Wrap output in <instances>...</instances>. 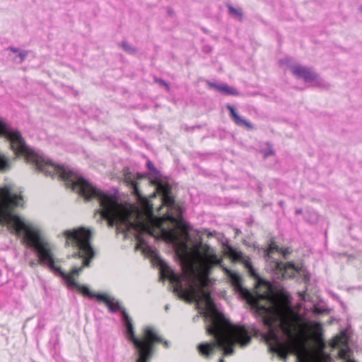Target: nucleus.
Segmentation results:
<instances>
[{"instance_id":"obj_1","label":"nucleus","mask_w":362,"mask_h":362,"mask_svg":"<svg viewBox=\"0 0 362 362\" xmlns=\"http://www.w3.org/2000/svg\"><path fill=\"white\" fill-rule=\"evenodd\" d=\"M264 314V334L270 352L286 361L289 353L303 351L299 354L308 362H329V355L322 351L325 344L320 322L304 323L291 308L281 306L259 307Z\"/></svg>"},{"instance_id":"obj_2","label":"nucleus","mask_w":362,"mask_h":362,"mask_svg":"<svg viewBox=\"0 0 362 362\" xmlns=\"http://www.w3.org/2000/svg\"><path fill=\"white\" fill-rule=\"evenodd\" d=\"M72 189L83 197L86 200L92 199L98 200L100 206V214L103 218L107 220L109 226L113 227L115 225L124 224L139 231V234L136 236V249L145 245V240L141 233H144L153 235L155 228L160 229L162 234L171 240L177 239V235L173 230H168L163 228L164 222L166 221L175 223L186 238H189L187 229L180 219L169 214L163 217L155 216L153 213V207L148 203L144 206L143 212L139 210L136 211V220L131 222L129 218L132 211L119 204L116 197L98 190L83 178H78L73 182Z\"/></svg>"},{"instance_id":"obj_3","label":"nucleus","mask_w":362,"mask_h":362,"mask_svg":"<svg viewBox=\"0 0 362 362\" xmlns=\"http://www.w3.org/2000/svg\"><path fill=\"white\" fill-rule=\"evenodd\" d=\"M206 331L214 337L215 340L197 346L199 354L205 358L211 356L216 349H222L224 356L232 355L234 344L243 346L251 341V336L244 326L230 324L220 313L213 314L211 323L207 327Z\"/></svg>"},{"instance_id":"obj_4","label":"nucleus","mask_w":362,"mask_h":362,"mask_svg":"<svg viewBox=\"0 0 362 362\" xmlns=\"http://www.w3.org/2000/svg\"><path fill=\"white\" fill-rule=\"evenodd\" d=\"M10 168L9 159L0 151V172H6ZM23 197L21 192H13L10 185L0 187V225L13 228L16 235L24 231L23 241L28 245L32 240H35L40 232L26 225L13 211L23 206L21 203Z\"/></svg>"},{"instance_id":"obj_5","label":"nucleus","mask_w":362,"mask_h":362,"mask_svg":"<svg viewBox=\"0 0 362 362\" xmlns=\"http://www.w3.org/2000/svg\"><path fill=\"white\" fill-rule=\"evenodd\" d=\"M122 320L126 328V337L135 346L138 352L136 362H148L155 352L156 344H161L165 349H168L170 343L160 336L156 330L150 326L143 329L141 338L135 336L132 319L126 310H122Z\"/></svg>"},{"instance_id":"obj_6","label":"nucleus","mask_w":362,"mask_h":362,"mask_svg":"<svg viewBox=\"0 0 362 362\" xmlns=\"http://www.w3.org/2000/svg\"><path fill=\"white\" fill-rule=\"evenodd\" d=\"M6 139L9 141L11 148L16 155L22 156L26 161L33 165L36 170L42 172L47 176L54 177L58 175L64 181H69L72 173L66 170L64 168L56 165L42 156L35 153L26 145L21 133L18 131H11Z\"/></svg>"},{"instance_id":"obj_7","label":"nucleus","mask_w":362,"mask_h":362,"mask_svg":"<svg viewBox=\"0 0 362 362\" xmlns=\"http://www.w3.org/2000/svg\"><path fill=\"white\" fill-rule=\"evenodd\" d=\"M193 252L198 259L199 271L203 276L207 277L212 269L218 265L229 279L231 286L236 292L245 298H252L251 293L243 286L241 276L222 264V257H218L210 245L200 243L194 246Z\"/></svg>"},{"instance_id":"obj_8","label":"nucleus","mask_w":362,"mask_h":362,"mask_svg":"<svg viewBox=\"0 0 362 362\" xmlns=\"http://www.w3.org/2000/svg\"><path fill=\"white\" fill-rule=\"evenodd\" d=\"M35 240H32L28 245L33 247L38 257V262L41 265L47 264V267L55 275L62 277L66 282L68 286L77 288L78 291L83 296L95 297L96 294L92 293L88 287L78 284L74 279L75 275H78L85 267H74L69 273H65L59 266L55 264L54 258L49 245L45 241L40 234L37 235Z\"/></svg>"},{"instance_id":"obj_9","label":"nucleus","mask_w":362,"mask_h":362,"mask_svg":"<svg viewBox=\"0 0 362 362\" xmlns=\"http://www.w3.org/2000/svg\"><path fill=\"white\" fill-rule=\"evenodd\" d=\"M160 275L162 279H167L173 286V292L180 295L182 298L187 300H194L196 301H204L209 309L214 310L211 315L216 312L215 305L211 299L210 292L204 289L206 286V281L202 282V287L197 288L193 284L188 288H183L182 278L180 275L175 274L173 270L166 264H162L160 267ZM212 316H211V318Z\"/></svg>"},{"instance_id":"obj_10","label":"nucleus","mask_w":362,"mask_h":362,"mask_svg":"<svg viewBox=\"0 0 362 362\" xmlns=\"http://www.w3.org/2000/svg\"><path fill=\"white\" fill-rule=\"evenodd\" d=\"M62 236L65 238L64 246L76 250L72 257L82 259L83 267H88L95 256V251L91 245L92 231L81 226L64 230Z\"/></svg>"},{"instance_id":"obj_11","label":"nucleus","mask_w":362,"mask_h":362,"mask_svg":"<svg viewBox=\"0 0 362 362\" xmlns=\"http://www.w3.org/2000/svg\"><path fill=\"white\" fill-rule=\"evenodd\" d=\"M247 272H248L250 276H252V278H254L255 279H256L259 284L266 285L267 288V291L265 293L259 295L258 298L259 299H262V300H269L270 303H272V305H260L257 299H255L253 300V302H252V305L254 306H255L256 308H257V312L258 313V314L259 315L262 316V322L264 323V320L263 319H264V314L260 313L258 308L259 307H262V306H264V307L280 306V305H278V304H276L275 303L274 296V294L272 293V286H271L270 284L260 278L259 275L256 272V271L254 269L253 266L251 268L248 269ZM281 307H282V308H290L289 306H282V305H281Z\"/></svg>"},{"instance_id":"obj_12","label":"nucleus","mask_w":362,"mask_h":362,"mask_svg":"<svg viewBox=\"0 0 362 362\" xmlns=\"http://www.w3.org/2000/svg\"><path fill=\"white\" fill-rule=\"evenodd\" d=\"M176 252L182 261V269L185 275L194 274V264L188 254V246L185 242L179 244Z\"/></svg>"},{"instance_id":"obj_13","label":"nucleus","mask_w":362,"mask_h":362,"mask_svg":"<svg viewBox=\"0 0 362 362\" xmlns=\"http://www.w3.org/2000/svg\"><path fill=\"white\" fill-rule=\"evenodd\" d=\"M275 269L281 274L283 279L293 278L295 272H298V269L292 262H282L277 261L275 262Z\"/></svg>"},{"instance_id":"obj_14","label":"nucleus","mask_w":362,"mask_h":362,"mask_svg":"<svg viewBox=\"0 0 362 362\" xmlns=\"http://www.w3.org/2000/svg\"><path fill=\"white\" fill-rule=\"evenodd\" d=\"M291 72L297 78H303L306 82L313 81L316 78V75L310 69L300 65L292 66Z\"/></svg>"},{"instance_id":"obj_15","label":"nucleus","mask_w":362,"mask_h":362,"mask_svg":"<svg viewBox=\"0 0 362 362\" xmlns=\"http://www.w3.org/2000/svg\"><path fill=\"white\" fill-rule=\"evenodd\" d=\"M95 298L98 301L103 302L108 308L109 310L112 313L120 311L122 313V310H125L123 307L121 306L118 300H116L115 298H111L105 294L98 293L95 295Z\"/></svg>"},{"instance_id":"obj_16","label":"nucleus","mask_w":362,"mask_h":362,"mask_svg":"<svg viewBox=\"0 0 362 362\" xmlns=\"http://www.w3.org/2000/svg\"><path fill=\"white\" fill-rule=\"evenodd\" d=\"M226 108L229 111L230 118L236 125L245 127L247 129H253L252 124L245 119L242 118L231 105L228 104Z\"/></svg>"},{"instance_id":"obj_17","label":"nucleus","mask_w":362,"mask_h":362,"mask_svg":"<svg viewBox=\"0 0 362 362\" xmlns=\"http://www.w3.org/2000/svg\"><path fill=\"white\" fill-rule=\"evenodd\" d=\"M206 83L209 86L210 88H214L217 91H219L221 93H223L226 95H238V92L236 91L233 88L230 87L227 84H222V85H218L216 83H214L211 81H207Z\"/></svg>"},{"instance_id":"obj_18","label":"nucleus","mask_w":362,"mask_h":362,"mask_svg":"<svg viewBox=\"0 0 362 362\" xmlns=\"http://www.w3.org/2000/svg\"><path fill=\"white\" fill-rule=\"evenodd\" d=\"M152 184L156 186L157 192L160 194L161 197L171 193V187L168 183L163 184L160 181L154 180L152 181Z\"/></svg>"},{"instance_id":"obj_19","label":"nucleus","mask_w":362,"mask_h":362,"mask_svg":"<svg viewBox=\"0 0 362 362\" xmlns=\"http://www.w3.org/2000/svg\"><path fill=\"white\" fill-rule=\"evenodd\" d=\"M330 346L335 349L339 346H347V341L344 334L335 336L330 342Z\"/></svg>"},{"instance_id":"obj_20","label":"nucleus","mask_w":362,"mask_h":362,"mask_svg":"<svg viewBox=\"0 0 362 362\" xmlns=\"http://www.w3.org/2000/svg\"><path fill=\"white\" fill-rule=\"evenodd\" d=\"M163 204L167 207H172L175 204V199L170 194H168L162 197Z\"/></svg>"},{"instance_id":"obj_21","label":"nucleus","mask_w":362,"mask_h":362,"mask_svg":"<svg viewBox=\"0 0 362 362\" xmlns=\"http://www.w3.org/2000/svg\"><path fill=\"white\" fill-rule=\"evenodd\" d=\"M349 349L347 346L341 347L338 351V356L341 359H347L349 358Z\"/></svg>"},{"instance_id":"obj_22","label":"nucleus","mask_w":362,"mask_h":362,"mask_svg":"<svg viewBox=\"0 0 362 362\" xmlns=\"http://www.w3.org/2000/svg\"><path fill=\"white\" fill-rule=\"evenodd\" d=\"M227 7L228 9V12L230 15L239 17L240 18H241L243 17V14H242L241 11L236 9L235 8H234L232 5L228 4V5H227Z\"/></svg>"},{"instance_id":"obj_23","label":"nucleus","mask_w":362,"mask_h":362,"mask_svg":"<svg viewBox=\"0 0 362 362\" xmlns=\"http://www.w3.org/2000/svg\"><path fill=\"white\" fill-rule=\"evenodd\" d=\"M121 46L125 52L129 54H134L136 52V49L125 41L122 42Z\"/></svg>"},{"instance_id":"obj_24","label":"nucleus","mask_w":362,"mask_h":362,"mask_svg":"<svg viewBox=\"0 0 362 362\" xmlns=\"http://www.w3.org/2000/svg\"><path fill=\"white\" fill-rule=\"evenodd\" d=\"M10 132L11 131L6 127V125L2 122H0V136H4L6 139L7 134H9Z\"/></svg>"},{"instance_id":"obj_25","label":"nucleus","mask_w":362,"mask_h":362,"mask_svg":"<svg viewBox=\"0 0 362 362\" xmlns=\"http://www.w3.org/2000/svg\"><path fill=\"white\" fill-rule=\"evenodd\" d=\"M280 250V247L274 243L272 242L267 250V255H269L274 251L279 252Z\"/></svg>"},{"instance_id":"obj_26","label":"nucleus","mask_w":362,"mask_h":362,"mask_svg":"<svg viewBox=\"0 0 362 362\" xmlns=\"http://www.w3.org/2000/svg\"><path fill=\"white\" fill-rule=\"evenodd\" d=\"M154 81L156 83L165 87V88L166 89V90L168 92H169L170 90V85L167 82H165L164 80H163L161 78H156Z\"/></svg>"},{"instance_id":"obj_27","label":"nucleus","mask_w":362,"mask_h":362,"mask_svg":"<svg viewBox=\"0 0 362 362\" xmlns=\"http://www.w3.org/2000/svg\"><path fill=\"white\" fill-rule=\"evenodd\" d=\"M131 186L133 188L134 194L136 195L137 197H140L141 194L139 189V183L136 181H132L131 182Z\"/></svg>"},{"instance_id":"obj_28","label":"nucleus","mask_w":362,"mask_h":362,"mask_svg":"<svg viewBox=\"0 0 362 362\" xmlns=\"http://www.w3.org/2000/svg\"><path fill=\"white\" fill-rule=\"evenodd\" d=\"M28 55V51H24L22 52H20L18 54V57L20 58V62L22 63L26 58Z\"/></svg>"},{"instance_id":"obj_29","label":"nucleus","mask_w":362,"mask_h":362,"mask_svg":"<svg viewBox=\"0 0 362 362\" xmlns=\"http://www.w3.org/2000/svg\"><path fill=\"white\" fill-rule=\"evenodd\" d=\"M275 154V152L273 149L269 148L264 153V157L267 158L269 156H274Z\"/></svg>"},{"instance_id":"obj_30","label":"nucleus","mask_w":362,"mask_h":362,"mask_svg":"<svg viewBox=\"0 0 362 362\" xmlns=\"http://www.w3.org/2000/svg\"><path fill=\"white\" fill-rule=\"evenodd\" d=\"M245 267L248 269L252 267V264L250 260H245L244 262Z\"/></svg>"},{"instance_id":"obj_31","label":"nucleus","mask_w":362,"mask_h":362,"mask_svg":"<svg viewBox=\"0 0 362 362\" xmlns=\"http://www.w3.org/2000/svg\"><path fill=\"white\" fill-rule=\"evenodd\" d=\"M279 252H281L284 257L288 253V249L280 248Z\"/></svg>"},{"instance_id":"obj_32","label":"nucleus","mask_w":362,"mask_h":362,"mask_svg":"<svg viewBox=\"0 0 362 362\" xmlns=\"http://www.w3.org/2000/svg\"><path fill=\"white\" fill-rule=\"evenodd\" d=\"M8 49H10L11 52L16 53L18 52V49L16 47H8Z\"/></svg>"},{"instance_id":"obj_33","label":"nucleus","mask_w":362,"mask_h":362,"mask_svg":"<svg viewBox=\"0 0 362 362\" xmlns=\"http://www.w3.org/2000/svg\"><path fill=\"white\" fill-rule=\"evenodd\" d=\"M298 362H308L303 358H302L299 354L298 355Z\"/></svg>"},{"instance_id":"obj_34","label":"nucleus","mask_w":362,"mask_h":362,"mask_svg":"<svg viewBox=\"0 0 362 362\" xmlns=\"http://www.w3.org/2000/svg\"><path fill=\"white\" fill-rule=\"evenodd\" d=\"M146 165H147V167H148L149 169H151V168L153 167V163H152L151 161H148V162L146 163Z\"/></svg>"},{"instance_id":"obj_35","label":"nucleus","mask_w":362,"mask_h":362,"mask_svg":"<svg viewBox=\"0 0 362 362\" xmlns=\"http://www.w3.org/2000/svg\"><path fill=\"white\" fill-rule=\"evenodd\" d=\"M234 257L236 258V259H240L241 257H242V255L240 252H237L234 255Z\"/></svg>"},{"instance_id":"obj_36","label":"nucleus","mask_w":362,"mask_h":362,"mask_svg":"<svg viewBox=\"0 0 362 362\" xmlns=\"http://www.w3.org/2000/svg\"><path fill=\"white\" fill-rule=\"evenodd\" d=\"M345 361L344 362H355L354 361L351 360V359H349V358H347V359H344Z\"/></svg>"},{"instance_id":"obj_37","label":"nucleus","mask_w":362,"mask_h":362,"mask_svg":"<svg viewBox=\"0 0 362 362\" xmlns=\"http://www.w3.org/2000/svg\"><path fill=\"white\" fill-rule=\"evenodd\" d=\"M218 362H225L224 359L223 358H221L219 360H218Z\"/></svg>"},{"instance_id":"obj_38","label":"nucleus","mask_w":362,"mask_h":362,"mask_svg":"<svg viewBox=\"0 0 362 362\" xmlns=\"http://www.w3.org/2000/svg\"><path fill=\"white\" fill-rule=\"evenodd\" d=\"M34 264H35V263H34L33 262H30V266H32V267H33Z\"/></svg>"},{"instance_id":"obj_39","label":"nucleus","mask_w":362,"mask_h":362,"mask_svg":"<svg viewBox=\"0 0 362 362\" xmlns=\"http://www.w3.org/2000/svg\"><path fill=\"white\" fill-rule=\"evenodd\" d=\"M359 10L362 13V6L359 8Z\"/></svg>"}]
</instances>
